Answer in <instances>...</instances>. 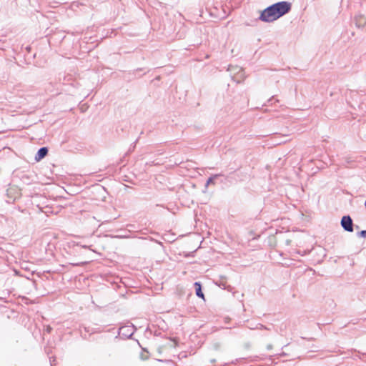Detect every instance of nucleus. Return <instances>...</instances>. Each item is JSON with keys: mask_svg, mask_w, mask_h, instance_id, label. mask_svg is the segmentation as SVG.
I'll use <instances>...</instances> for the list:
<instances>
[{"mask_svg": "<svg viewBox=\"0 0 366 366\" xmlns=\"http://www.w3.org/2000/svg\"><path fill=\"white\" fill-rule=\"evenodd\" d=\"M340 225L342 227V229H344V231L347 232H353L355 227L357 229H358L360 228V227L358 225L354 224L353 220L349 214L344 215L341 218Z\"/></svg>", "mask_w": 366, "mask_h": 366, "instance_id": "f03ea898", "label": "nucleus"}, {"mask_svg": "<svg viewBox=\"0 0 366 366\" xmlns=\"http://www.w3.org/2000/svg\"><path fill=\"white\" fill-rule=\"evenodd\" d=\"M245 78V73L243 69L237 74V76H232V80L237 83H240Z\"/></svg>", "mask_w": 366, "mask_h": 366, "instance_id": "6e6552de", "label": "nucleus"}, {"mask_svg": "<svg viewBox=\"0 0 366 366\" xmlns=\"http://www.w3.org/2000/svg\"><path fill=\"white\" fill-rule=\"evenodd\" d=\"M219 176H220V174H214L212 177H210L208 180L207 181V183H206V187H207L209 184H214V179L216 178H217Z\"/></svg>", "mask_w": 366, "mask_h": 366, "instance_id": "1a4fd4ad", "label": "nucleus"}, {"mask_svg": "<svg viewBox=\"0 0 366 366\" xmlns=\"http://www.w3.org/2000/svg\"><path fill=\"white\" fill-rule=\"evenodd\" d=\"M134 333V327L132 326H123L119 328V335H122L127 337H131Z\"/></svg>", "mask_w": 366, "mask_h": 366, "instance_id": "7ed1b4c3", "label": "nucleus"}, {"mask_svg": "<svg viewBox=\"0 0 366 366\" xmlns=\"http://www.w3.org/2000/svg\"><path fill=\"white\" fill-rule=\"evenodd\" d=\"M194 287H195L196 295L198 297L204 299V295L202 291V285H201L200 282H194Z\"/></svg>", "mask_w": 366, "mask_h": 366, "instance_id": "0eeeda50", "label": "nucleus"}, {"mask_svg": "<svg viewBox=\"0 0 366 366\" xmlns=\"http://www.w3.org/2000/svg\"><path fill=\"white\" fill-rule=\"evenodd\" d=\"M47 154H48L47 147H41L38 150L37 153L36 154L34 159L36 162H39L43 158H44L47 155Z\"/></svg>", "mask_w": 366, "mask_h": 366, "instance_id": "20e7f679", "label": "nucleus"}, {"mask_svg": "<svg viewBox=\"0 0 366 366\" xmlns=\"http://www.w3.org/2000/svg\"><path fill=\"white\" fill-rule=\"evenodd\" d=\"M51 330H52V329H51V327L50 326H46V329H45V330H46L48 333L51 332Z\"/></svg>", "mask_w": 366, "mask_h": 366, "instance_id": "ddd939ff", "label": "nucleus"}, {"mask_svg": "<svg viewBox=\"0 0 366 366\" xmlns=\"http://www.w3.org/2000/svg\"><path fill=\"white\" fill-rule=\"evenodd\" d=\"M355 23L358 28L363 27L366 24V17L364 16H355Z\"/></svg>", "mask_w": 366, "mask_h": 366, "instance_id": "423d86ee", "label": "nucleus"}, {"mask_svg": "<svg viewBox=\"0 0 366 366\" xmlns=\"http://www.w3.org/2000/svg\"><path fill=\"white\" fill-rule=\"evenodd\" d=\"M242 69V67L238 66L229 65L227 69V71L229 72V76L232 79V76H237Z\"/></svg>", "mask_w": 366, "mask_h": 366, "instance_id": "39448f33", "label": "nucleus"}, {"mask_svg": "<svg viewBox=\"0 0 366 366\" xmlns=\"http://www.w3.org/2000/svg\"><path fill=\"white\" fill-rule=\"evenodd\" d=\"M279 102V100L277 99L274 96H272L271 98H269L267 100V104H265L264 106L272 105L274 102Z\"/></svg>", "mask_w": 366, "mask_h": 366, "instance_id": "9d476101", "label": "nucleus"}, {"mask_svg": "<svg viewBox=\"0 0 366 366\" xmlns=\"http://www.w3.org/2000/svg\"><path fill=\"white\" fill-rule=\"evenodd\" d=\"M267 350H271L272 348V345L269 344V345H267Z\"/></svg>", "mask_w": 366, "mask_h": 366, "instance_id": "2eb2a0df", "label": "nucleus"}, {"mask_svg": "<svg viewBox=\"0 0 366 366\" xmlns=\"http://www.w3.org/2000/svg\"><path fill=\"white\" fill-rule=\"evenodd\" d=\"M291 9L292 4L289 1H282L274 3L260 11V15L257 20L267 23L273 22L288 14Z\"/></svg>", "mask_w": 366, "mask_h": 366, "instance_id": "f257e3e1", "label": "nucleus"}, {"mask_svg": "<svg viewBox=\"0 0 366 366\" xmlns=\"http://www.w3.org/2000/svg\"><path fill=\"white\" fill-rule=\"evenodd\" d=\"M54 361H55V357H50L51 366H53L52 362H54Z\"/></svg>", "mask_w": 366, "mask_h": 366, "instance_id": "4468645a", "label": "nucleus"}, {"mask_svg": "<svg viewBox=\"0 0 366 366\" xmlns=\"http://www.w3.org/2000/svg\"><path fill=\"white\" fill-rule=\"evenodd\" d=\"M357 235L359 237L366 238V230H362L360 232H358L357 233Z\"/></svg>", "mask_w": 366, "mask_h": 366, "instance_id": "9b49d317", "label": "nucleus"}, {"mask_svg": "<svg viewBox=\"0 0 366 366\" xmlns=\"http://www.w3.org/2000/svg\"><path fill=\"white\" fill-rule=\"evenodd\" d=\"M258 329H265V330H267V328L264 325H262L261 324H257L255 327H253V330H258Z\"/></svg>", "mask_w": 366, "mask_h": 366, "instance_id": "f8f14e48", "label": "nucleus"}, {"mask_svg": "<svg viewBox=\"0 0 366 366\" xmlns=\"http://www.w3.org/2000/svg\"><path fill=\"white\" fill-rule=\"evenodd\" d=\"M365 207L366 208V199H365Z\"/></svg>", "mask_w": 366, "mask_h": 366, "instance_id": "dca6fc26", "label": "nucleus"}]
</instances>
